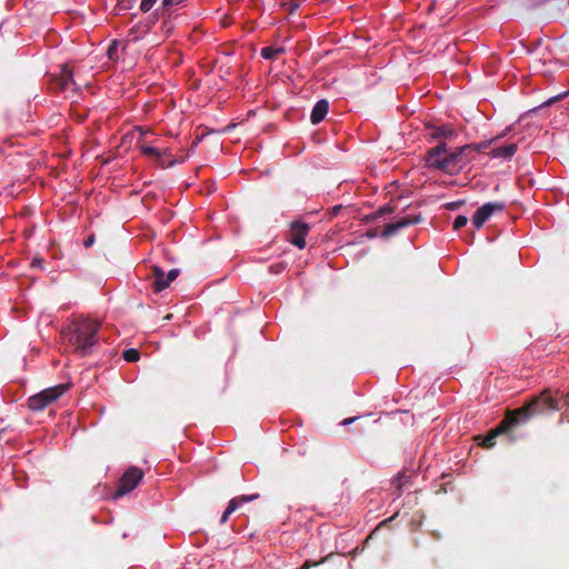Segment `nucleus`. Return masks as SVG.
<instances>
[{"instance_id":"obj_23","label":"nucleus","mask_w":569,"mask_h":569,"mask_svg":"<svg viewBox=\"0 0 569 569\" xmlns=\"http://www.w3.org/2000/svg\"><path fill=\"white\" fill-rule=\"evenodd\" d=\"M181 0H162V8L169 9L173 4H178Z\"/></svg>"},{"instance_id":"obj_21","label":"nucleus","mask_w":569,"mask_h":569,"mask_svg":"<svg viewBox=\"0 0 569 569\" xmlns=\"http://www.w3.org/2000/svg\"><path fill=\"white\" fill-rule=\"evenodd\" d=\"M157 0H142L140 9L143 12H148L152 6L156 3Z\"/></svg>"},{"instance_id":"obj_31","label":"nucleus","mask_w":569,"mask_h":569,"mask_svg":"<svg viewBox=\"0 0 569 569\" xmlns=\"http://www.w3.org/2000/svg\"><path fill=\"white\" fill-rule=\"evenodd\" d=\"M371 538V536L367 537L366 540H365V545H367L369 542V539Z\"/></svg>"},{"instance_id":"obj_6","label":"nucleus","mask_w":569,"mask_h":569,"mask_svg":"<svg viewBox=\"0 0 569 569\" xmlns=\"http://www.w3.org/2000/svg\"><path fill=\"white\" fill-rule=\"evenodd\" d=\"M139 149L142 154L152 158L161 167H170L174 163L173 159H170L167 163L162 160L163 157L171 158L169 149L160 150L159 148L151 146L144 139L139 141Z\"/></svg>"},{"instance_id":"obj_20","label":"nucleus","mask_w":569,"mask_h":569,"mask_svg":"<svg viewBox=\"0 0 569 569\" xmlns=\"http://www.w3.org/2000/svg\"><path fill=\"white\" fill-rule=\"evenodd\" d=\"M467 218L465 216H458L453 222V229L458 230L466 226Z\"/></svg>"},{"instance_id":"obj_13","label":"nucleus","mask_w":569,"mask_h":569,"mask_svg":"<svg viewBox=\"0 0 569 569\" xmlns=\"http://www.w3.org/2000/svg\"><path fill=\"white\" fill-rule=\"evenodd\" d=\"M517 150V144L510 143L503 147L495 148L491 151V154L496 158H510L515 154Z\"/></svg>"},{"instance_id":"obj_9","label":"nucleus","mask_w":569,"mask_h":569,"mask_svg":"<svg viewBox=\"0 0 569 569\" xmlns=\"http://www.w3.org/2000/svg\"><path fill=\"white\" fill-rule=\"evenodd\" d=\"M70 82H72V70L64 64L61 73L52 77L49 89L52 91L64 90Z\"/></svg>"},{"instance_id":"obj_26","label":"nucleus","mask_w":569,"mask_h":569,"mask_svg":"<svg viewBox=\"0 0 569 569\" xmlns=\"http://www.w3.org/2000/svg\"><path fill=\"white\" fill-rule=\"evenodd\" d=\"M448 490H447V485H441L439 487V489L436 491L437 495H440V493H447Z\"/></svg>"},{"instance_id":"obj_29","label":"nucleus","mask_w":569,"mask_h":569,"mask_svg":"<svg viewBox=\"0 0 569 569\" xmlns=\"http://www.w3.org/2000/svg\"><path fill=\"white\" fill-rule=\"evenodd\" d=\"M93 241L92 237H89L86 241H84V246H89L91 244Z\"/></svg>"},{"instance_id":"obj_17","label":"nucleus","mask_w":569,"mask_h":569,"mask_svg":"<svg viewBox=\"0 0 569 569\" xmlns=\"http://www.w3.org/2000/svg\"><path fill=\"white\" fill-rule=\"evenodd\" d=\"M122 357L128 362L138 361L139 358H140L139 352L136 349H127V350H124L123 353H122Z\"/></svg>"},{"instance_id":"obj_1","label":"nucleus","mask_w":569,"mask_h":569,"mask_svg":"<svg viewBox=\"0 0 569 569\" xmlns=\"http://www.w3.org/2000/svg\"><path fill=\"white\" fill-rule=\"evenodd\" d=\"M559 402L550 389H543L539 395L532 397L522 407L508 410L505 418L497 427H511L526 422L531 418L546 415L550 411H558Z\"/></svg>"},{"instance_id":"obj_27","label":"nucleus","mask_w":569,"mask_h":569,"mask_svg":"<svg viewBox=\"0 0 569 569\" xmlns=\"http://www.w3.org/2000/svg\"><path fill=\"white\" fill-rule=\"evenodd\" d=\"M356 420H357V418H349V419H346V420L343 421V425L352 423V422H355Z\"/></svg>"},{"instance_id":"obj_33","label":"nucleus","mask_w":569,"mask_h":569,"mask_svg":"<svg viewBox=\"0 0 569 569\" xmlns=\"http://www.w3.org/2000/svg\"><path fill=\"white\" fill-rule=\"evenodd\" d=\"M395 517H396V515H395V516H392V517H390V518L388 519V521H392V520L395 519ZM385 522H387V520H386Z\"/></svg>"},{"instance_id":"obj_18","label":"nucleus","mask_w":569,"mask_h":569,"mask_svg":"<svg viewBox=\"0 0 569 569\" xmlns=\"http://www.w3.org/2000/svg\"><path fill=\"white\" fill-rule=\"evenodd\" d=\"M283 50L281 48L267 47V48L262 49V57L266 58V59H272L278 53H280Z\"/></svg>"},{"instance_id":"obj_22","label":"nucleus","mask_w":569,"mask_h":569,"mask_svg":"<svg viewBox=\"0 0 569 569\" xmlns=\"http://www.w3.org/2000/svg\"><path fill=\"white\" fill-rule=\"evenodd\" d=\"M452 133V130H448L445 128H438L435 132L431 133L432 137H441V136H449Z\"/></svg>"},{"instance_id":"obj_30","label":"nucleus","mask_w":569,"mask_h":569,"mask_svg":"<svg viewBox=\"0 0 569 569\" xmlns=\"http://www.w3.org/2000/svg\"><path fill=\"white\" fill-rule=\"evenodd\" d=\"M359 550H360V549H359V547H356V548L352 550V555L358 553V552H359Z\"/></svg>"},{"instance_id":"obj_11","label":"nucleus","mask_w":569,"mask_h":569,"mask_svg":"<svg viewBox=\"0 0 569 569\" xmlns=\"http://www.w3.org/2000/svg\"><path fill=\"white\" fill-rule=\"evenodd\" d=\"M509 430L510 429H491L488 436L478 435L475 437V440L482 448L490 449L496 445V438Z\"/></svg>"},{"instance_id":"obj_34","label":"nucleus","mask_w":569,"mask_h":569,"mask_svg":"<svg viewBox=\"0 0 569 569\" xmlns=\"http://www.w3.org/2000/svg\"><path fill=\"white\" fill-rule=\"evenodd\" d=\"M482 147H483V146H482V144H480V146L476 147V149H477V150H481V149H482Z\"/></svg>"},{"instance_id":"obj_28","label":"nucleus","mask_w":569,"mask_h":569,"mask_svg":"<svg viewBox=\"0 0 569 569\" xmlns=\"http://www.w3.org/2000/svg\"><path fill=\"white\" fill-rule=\"evenodd\" d=\"M563 400L566 405H569V392L563 395Z\"/></svg>"},{"instance_id":"obj_7","label":"nucleus","mask_w":569,"mask_h":569,"mask_svg":"<svg viewBox=\"0 0 569 569\" xmlns=\"http://www.w3.org/2000/svg\"><path fill=\"white\" fill-rule=\"evenodd\" d=\"M503 204L502 203H486L482 207L478 209L476 214L472 217V224L480 229L482 224L491 217V214L496 211H502Z\"/></svg>"},{"instance_id":"obj_4","label":"nucleus","mask_w":569,"mask_h":569,"mask_svg":"<svg viewBox=\"0 0 569 569\" xmlns=\"http://www.w3.org/2000/svg\"><path fill=\"white\" fill-rule=\"evenodd\" d=\"M69 385H58L29 398L28 406L33 411L42 410L56 402L67 390Z\"/></svg>"},{"instance_id":"obj_35","label":"nucleus","mask_w":569,"mask_h":569,"mask_svg":"<svg viewBox=\"0 0 569 569\" xmlns=\"http://www.w3.org/2000/svg\"><path fill=\"white\" fill-rule=\"evenodd\" d=\"M140 131V136H146V132H143L142 130H139Z\"/></svg>"},{"instance_id":"obj_14","label":"nucleus","mask_w":569,"mask_h":569,"mask_svg":"<svg viewBox=\"0 0 569 569\" xmlns=\"http://www.w3.org/2000/svg\"><path fill=\"white\" fill-rule=\"evenodd\" d=\"M413 222H416V220H410L408 218H405L397 223L387 224L382 231V236L388 237V236L392 234L393 232H396L398 229L406 227Z\"/></svg>"},{"instance_id":"obj_25","label":"nucleus","mask_w":569,"mask_h":569,"mask_svg":"<svg viewBox=\"0 0 569 569\" xmlns=\"http://www.w3.org/2000/svg\"><path fill=\"white\" fill-rule=\"evenodd\" d=\"M117 43L113 42V44L108 49V56L109 58L113 59V53L116 52Z\"/></svg>"},{"instance_id":"obj_32","label":"nucleus","mask_w":569,"mask_h":569,"mask_svg":"<svg viewBox=\"0 0 569 569\" xmlns=\"http://www.w3.org/2000/svg\"><path fill=\"white\" fill-rule=\"evenodd\" d=\"M171 317H172L171 315H167V316L164 317V319H166V320H169V319H171Z\"/></svg>"},{"instance_id":"obj_3","label":"nucleus","mask_w":569,"mask_h":569,"mask_svg":"<svg viewBox=\"0 0 569 569\" xmlns=\"http://www.w3.org/2000/svg\"><path fill=\"white\" fill-rule=\"evenodd\" d=\"M469 147L465 146L455 152H448L446 146L441 143L428 152L426 157L427 164L446 173L452 174L458 172L462 168V152Z\"/></svg>"},{"instance_id":"obj_15","label":"nucleus","mask_w":569,"mask_h":569,"mask_svg":"<svg viewBox=\"0 0 569 569\" xmlns=\"http://www.w3.org/2000/svg\"><path fill=\"white\" fill-rule=\"evenodd\" d=\"M409 477L405 472H399L395 479L392 480V485L395 487L393 496L399 498L402 493V486L406 481H408Z\"/></svg>"},{"instance_id":"obj_24","label":"nucleus","mask_w":569,"mask_h":569,"mask_svg":"<svg viewBox=\"0 0 569 569\" xmlns=\"http://www.w3.org/2000/svg\"><path fill=\"white\" fill-rule=\"evenodd\" d=\"M323 561H325V559H323V560H321V561H318V562H311L310 560H306V561L303 562V565L301 566V569H310L312 566H319V565H320V563H322Z\"/></svg>"},{"instance_id":"obj_2","label":"nucleus","mask_w":569,"mask_h":569,"mask_svg":"<svg viewBox=\"0 0 569 569\" xmlns=\"http://www.w3.org/2000/svg\"><path fill=\"white\" fill-rule=\"evenodd\" d=\"M99 329L100 322L97 320L78 317L72 319L61 333L74 352L84 355L97 342Z\"/></svg>"},{"instance_id":"obj_8","label":"nucleus","mask_w":569,"mask_h":569,"mask_svg":"<svg viewBox=\"0 0 569 569\" xmlns=\"http://www.w3.org/2000/svg\"><path fill=\"white\" fill-rule=\"evenodd\" d=\"M152 274L156 278L153 282V289L156 292H160L169 287V284L178 277L179 271L177 269L170 270L164 279V272L157 266L152 267Z\"/></svg>"},{"instance_id":"obj_12","label":"nucleus","mask_w":569,"mask_h":569,"mask_svg":"<svg viewBox=\"0 0 569 569\" xmlns=\"http://www.w3.org/2000/svg\"><path fill=\"white\" fill-rule=\"evenodd\" d=\"M329 104L326 100H320L315 106L312 112H311V122L312 123H319L328 113Z\"/></svg>"},{"instance_id":"obj_10","label":"nucleus","mask_w":569,"mask_h":569,"mask_svg":"<svg viewBox=\"0 0 569 569\" xmlns=\"http://www.w3.org/2000/svg\"><path fill=\"white\" fill-rule=\"evenodd\" d=\"M309 227L301 222H293L290 229V241L292 244L300 249L306 247L305 237L308 233Z\"/></svg>"},{"instance_id":"obj_16","label":"nucleus","mask_w":569,"mask_h":569,"mask_svg":"<svg viewBox=\"0 0 569 569\" xmlns=\"http://www.w3.org/2000/svg\"><path fill=\"white\" fill-rule=\"evenodd\" d=\"M239 507V500L238 499H231L229 501V505L227 507V509L223 511L222 516H221V519H220V522L223 525L228 521L230 515L232 512H234Z\"/></svg>"},{"instance_id":"obj_5","label":"nucleus","mask_w":569,"mask_h":569,"mask_svg":"<svg viewBox=\"0 0 569 569\" xmlns=\"http://www.w3.org/2000/svg\"><path fill=\"white\" fill-rule=\"evenodd\" d=\"M142 478L143 471L140 468L134 466L128 468L117 485L116 495L123 496L130 492L139 485Z\"/></svg>"},{"instance_id":"obj_19","label":"nucleus","mask_w":569,"mask_h":569,"mask_svg":"<svg viewBox=\"0 0 569 569\" xmlns=\"http://www.w3.org/2000/svg\"><path fill=\"white\" fill-rule=\"evenodd\" d=\"M259 498V493H252V495H243L240 497H237L236 499L239 500V506L243 502L253 501Z\"/></svg>"}]
</instances>
